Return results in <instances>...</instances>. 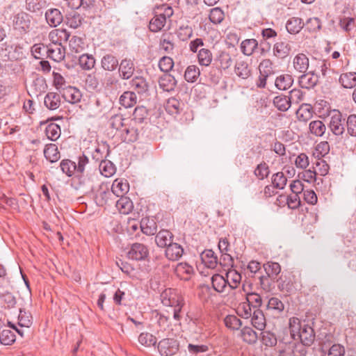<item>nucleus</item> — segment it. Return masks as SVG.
Segmentation results:
<instances>
[{"instance_id":"obj_58","label":"nucleus","mask_w":356,"mask_h":356,"mask_svg":"<svg viewBox=\"0 0 356 356\" xmlns=\"http://www.w3.org/2000/svg\"><path fill=\"white\" fill-rule=\"evenodd\" d=\"M224 322L226 327L232 330H238L242 325L241 321L234 315L227 316L225 318Z\"/></svg>"},{"instance_id":"obj_4","label":"nucleus","mask_w":356,"mask_h":356,"mask_svg":"<svg viewBox=\"0 0 356 356\" xmlns=\"http://www.w3.org/2000/svg\"><path fill=\"white\" fill-rule=\"evenodd\" d=\"M179 344L175 339H164L158 345L160 354L163 356H172L179 350Z\"/></svg>"},{"instance_id":"obj_49","label":"nucleus","mask_w":356,"mask_h":356,"mask_svg":"<svg viewBox=\"0 0 356 356\" xmlns=\"http://www.w3.org/2000/svg\"><path fill=\"white\" fill-rule=\"evenodd\" d=\"M125 119L123 118L122 115H115L112 116L109 120L110 127L115 129L118 134L124 127L127 122H124Z\"/></svg>"},{"instance_id":"obj_54","label":"nucleus","mask_w":356,"mask_h":356,"mask_svg":"<svg viewBox=\"0 0 356 356\" xmlns=\"http://www.w3.org/2000/svg\"><path fill=\"white\" fill-rule=\"evenodd\" d=\"M209 348L206 345H198L189 343L188 345V353L190 356H200L202 353L207 352Z\"/></svg>"},{"instance_id":"obj_6","label":"nucleus","mask_w":356,"mask_h":356,"mask_svg":"<svg viewBox=\"0 0 356 356\" xmlns=\"http://www.w3.org/2000/svg\"><path fill=\"white\" fill-rule=\"evenodd\" d=\"M127 255L133 260H145L149 255V250L144 244L136 243L131 245Z\"/></svg>"},{"instance_id":"obj_15","label":"nucleus","mask_w":356,"mask_h":356,"mask_svg":"<svg viewBox=\"0 0 356 356\" xmlns=\"http://www.w3.org/2000/svg\"><path fill=\"white\" fill-rule=\"evenodd\" d=\"M184 249L178 243H172L166 247L165 256L170 260L177 261L179 259L182 257Z\"/></svg>"},{"instance_id":"obj_52","label":"nucleus","mask_w":356,"mask_h":356,"mask_svg":"<svg viewBox=\"0 0 356 356\" xmlns=\"http://www.w3.org/2000/svg\"><path fill=\"white\" fill-rule=\"evenodd\" d=\"M147 110L145 107L138 106L134 109L133 118L129 121H134L136 124L141 123L147 118Z\"/></svg>"},{"instance_id":"obj_29","label":"nucleus","mask_w":356,"mask_h":356,"mask_svg":"<svg viewBox=\"0 0 356 356\" xmlns=\"http://www.w3.org/2000/svg\"><path fill=\"white\" fill-rule=\"evenodd\" d=\"M44 103L49 110H56L60 105V95L56 92H49L46 95Z\"/></svg>"},{"instance_id":"obj_56","label":"nucleus","mask_w":356,"mask_h":356,"mask_svg":"<svg viewBox=\"0 0 356 356\" xmlns=\"http://www.w3.org/2000/svg\"><path fill=\"white\" fill-rule=\"evenodd\" d=\"M175 85V81L170 75L166 74L159 80V86L164 90L170 91L173 89Z\"/></svg>"},{"instance_id":"obj_62","label":"nucleus","mask_w":356,"mask_h":356,"mask_svg":"<svg viewBox=\"0 0 356 356\" xmlns=\"http://www.w3.org/2000/svg\"><path fill=\"white\" fill-rule=\"evenodd\" d=\"M259 70L261 74L270 76L273 74V63L270 59H264L260 63Z\"/></svg>"},{"instance_id":"obj_38","label":"nucleus","mask_w":356,"mask_h":356,"mask_svg":"<svg viewBox=\"0 0 356 356\" xmlns=\"http://www.w3.org/2000/svg\"><path fill=\"white\" fill-rule=\"evenodd\" d=\"M165 23V17H163L159 13H156L149 22V30L152 32H158L164 27Z\"/></svg>"},{"instance_id":"obj_2","label":"nucleus","mask_w":356,"mask_h":356,"mask_svg":"<svg viewBox=\"0 0 356 356\" xmlns=\"http://www.w3.org/2000/svg\"><path fill=\"white\" fill-rule=\"evenodd\" d=\"M118 134L123 142H135L138 138V127L134 121H129Z\"/></svg>"},{"instance_id":"obj_55","label":"nucleus","mask_w":356,"mask_h":356,"mask_svg":"<svg viewBox=\"0 0 356 356\" xmlns=\"http://www.w3.org/2000/svg\"><path fill=\"white\" fill-rule=\"evenodd\" d=\"M18 321V324L20 327L29 328L32 325V316L31 314L24 310L20 309Z\"/></svg>"},{"instance_id":"obj_35","label":"nucleus","mask_w":356,"mask_h":356,"mask_svg":"<svg viewBox=\"0 0 356 356\" xmlns=\"http://www.w3.org/2000/svg\"><path fill=\"white\" fill-rule=\"evenodd\" d=\"M302 19L298 17L289 19L286 24V29L290 33H298L303 27Z\"/></svg>"},{"instance_id":"obj_33","label":"nucleus","mask_w":356,"mask_h":356,"mask_svg":"<svg viewBox=\"0 0 356 356\" xmlns=\"http://www.w3.org/2000/svg\"><path fill=\"white\" fill-rule=\"evenodd\" d=\"M82 17L76 11L70 12L65 17V22L70 28L76 29L82 23Z\"/></svg>"},{"instance_id":"obj_30","label":"nucleus","mask_w":356,"mask_h":356,"mask_svg":"<svg viewBox=\"0 0 356 356\" xmlns=\"http://www.w3.org/2000/svg\"><path fill=\"white\" fill-rule=\"evenodd\" d=\"M116 207L120 213L128 214L132 211L134 205L132 201L129 197L122 196L116 202Z\"/></svg>"},{"instance_id":"obj_50","label":"nucleus","mask_w":356,"mask_h":356,"mask_svg":"<svg viewBox=\"0 0 356 356\" xmlns=\"http://www.w3.org/2000/svg\"><path fill=\"white\" fill-rule=\"evenodd\" d=\"M261 340L264 345L273 347L277 344V337L274 333L270 331H263L261 333Z\"/></svg>"},{"instance_id":"obj_14","label":"nucleus","mask_w":356,"mask_h":356,"mask_svg":"<svg viewBox=\"0 0 356 356\" xmlns=\"http://www.w3.org/2000/svg\"><path fill=\"white\" fill-rule=\"evenodd\" d=\"M112 192L108 190L106 186L99 185L95 195V201L97 205L103 207L107 204Z\"/></svg>"},{"instance_id":"obj_46","label":"nucleus","mask_w":356,"mask_h":356,"mask_svg":"<svg viewBox=\"0 0 356 356\" xmlns=\"http://www.w3.org/2000/svg\"><path fill=\"white\" fill-rule=\"evenodd\" d=\"M309 131L316 136H322L326 130V127L321 120H314L309 123Z\"/></svg>"},{"instance_id":"obj_20","label":"nucleus","mask_w":356,"mask_h":356,"mask_svg":"<svg viewBox=\"0 0 356 356\" xmlns=\"http://www.w3.org/2000/svg\"><path fill=\"white\" fill-rule=\"evenodd\" d=\"M118 65V58L111 54H106L102 58L101 65L106 71L113 72L117 69Z\"/></svg>"},{"instance_id":"obj_40","label":"nucleus","mask_w":356,"mask_h":356,"mask_svg":"<svg viewBox=\"0 0 356 356\" xmlns=\"http://www.w3.org/2000/svg\"><path fill=\"white\" fill-rule=\"evenodd\" d=\"M243 340L250 344L254 343L257 339V334L251 327L245 326L241 330Z\"/></svg>"},{"instance_id":"obj_16","label":"nucleus","mask_w":356,"mask_h":356,"mask_svg":"<svg viewBox=\"0 0 356 356\" xmlns=\"http://www.w3.org/2000/svg\"><path fill=\"white\" fill-rule=\"evenodd\" d=\"M45 18L51 26H58L63 20V16L57 8L49 9L45 13Z\"/></svg>"},{"instance_id":"obj_19","label":"nucleus","mask_w":356,"mask_h":356,"mask_svg":"<svg viewBox=\"0 0 356 356\" xmlns=\"http://www.w3.org/2000/svg\"><path fill=\"white\" fill-rule=\"evenodd\" d=\"M201 260L204 266L211 269H213L217 266L218 259L215 253L211 250H206L200 254Z\"/></svg>"},{"instance_id":"obj_22","label":"nucleus","mask_w":356,"mask_h":356,"mask_svg":"<svg viewBox=\"0 0 356 356\" xmlns=\"http://www.w3.org/2000/svg\"><path fill=\"white\" fill-rule=\"evenodd\" d=\"M131 88L138 94H143L148 90L149 85L143 76H135L130 81Z\"/></svg>"},{"instance_id":"obj_13","label":"nucleus","mask_w":356,"mask_h":356,"mask_svg":"<svg viewBox=\"0 0 356 356\" xmlns=\"http://www.w3.org/2000/svg\"><path fill=\"white\" fill-rule=\"evenodd\" d=\"M69 38L70 33L65 29H54L49 33V39L53 44L62 45Z\"/></svg>"},{"instance_id":"obj_28","label":"nucleus","mask_w":356,"mask_h":356,"mask_svg":"<svg viewBox=\"0 0 356 356\" xmlns=\"http://www.w3.org/2000/svg\"><path fill=\"white\" fill-rule=\"evenodd\" d=\"M252 325L259 330H263L266 327V318L263 312L258 309H254L252 318Z\"/></svg>"},{"instance_id":"obj_9","label":"nucleus","mask_w":356,"mask_h":356,"mask_svg":"<svg viewBox=\"0 0 356 356\" xmlns=\"http://www.w3.org/2000/svg\"><path fill=\"white\" fill-rule=\"evenodd\" d=\"M118 65L120 76L122 79H129L133 76L135 67L134 64L131 59H122Z\"/></svg>"},{"instance_id":"obj_32","label":"nucleus","mask_w":356,"mask_h":356,"mask_svg":"<svg viewBox=\"0 0 356 356\" xmlns=\"http://www.w3.org/2000/svg\"><path fill=\"white\" fill-rule=\"evenodd\" d=\"M293 82V79L291 75L282 74L277 77L275 85L279 90H285L292 86Z\"/></svg>"},{"instance_id":"obj_1","label":"nucleus","mask_w":356,"mask_h":356,"mask_svg":"<svg viewBox=\"0 0 356 356\" xmlns=\"http://www.w3.org/2000/svg\"><path fill=\"white\" fill-rule=\"evenodd\" d=\"M290 333L293 339H299L307 346H311L315 339V332L312 326L306 321H300L296 317L289 319Z\"/></svg>"},{"instance_id":"obj_12","label":"nucleus","mask_w":356,"mask_h":356,"mask_svg":"<svg viewBox=\"0 0 356 356\" xmlns=\"http://www.w3.org/2000/svg\"><path fill=\"white\" fill-rule=\"evenodd\" d=\"M79 184L86 192L95 191V183L97 176L95 175H84V173L79 175Z\"/></svg>"},{"instance_id":"obj_18","label":"nucleus","mask_w":356,"mask_h":356,"mask_svg":"<svg viewBox=\"0 0 356 356\" xmlns=\"http://www.w3.org/2000/svg\"><path fill=\"white\" fill-rule=\"evenodd\" d=\"M173 235L167 230L162 229L155 236V242L159 247L166 248L172 242Z\"/></svg>"},{"instance_id":"obj_31","label":"nucleus","mask_w":356,"mask_h":356,"mask_svg":"<svg viewBox=\"0 0 356 356\" xmlns=\"http://www.w3.org/2000/svg\"><path fill=\"white\" fill-rule=\"evenodd\" d=\"M45 158L51 163L56 162L60 159V152L55 144L50 143L45 146L44 149Z\"/></svg>"},{"instance_id":"obj_39","label":"nucleus","mask_w":356,"mask_h":356,"mask_svg":"<svg viewBox=\"0 0 356 356\" xmlns=\"http://www.w3.org/2000/svg\"><path fill=\"white\" fill-rule=\"evenodd\" d=\"M273 104L280 111H288L291 105L288 97L282 95L274 97Z\"/></svg>"},{"instance_id":"obj_60","label":"nucleus","mask_w":356,"mask_h":356,"mask_svg":"<svg viewBox=\"0 0 356 356\" xmlns=\"http://www.w3.org/2000/svg\"><path fill=\"white\" fill-rule=\"evenodd\" d=\"M224 16V13L220 8H214L210 11L209 19L212 23L218 24L222 22Z\"/></svg>"},{"instance_id":"obj_21","label":"nucleus","mask_w":356,"mask_h":356,"mask_svg":"<svg viewBox=\"0 0 356 356\" xmlns=\"http://www.w3.org/2000/svg\"><path fill=\"white\" fill-rule=\"evenodd\" d=\"M64 99L71 104L79 102L81 98L80 91L74 87L69 86L64 89L63 95Z\"/></svg>"},{"instance_id":"obj_7","label":"nucleus","mask_w":356,"mask_h":356,"mask_svg":"<svg viewBox=\"0 0 356 356\" xmlns=\"http://www.w3.org/2000/svg\"><path fill=\"white\" fill-rule=\"evenodd\" d=\"M161 302L163 305L176 308L183 305L182 300L174 291L169 289L161 293Z\"/></svg>"},{"instance_id":"obj_61","label":"nucleus","mask_w":356,"mask_h":356,"mask_svg":"<svg viewBox=\"0 0 356 356\" xmlns=\"http://www.w3.org/2000/svg\"><path fill=\"white\" fill-rule=\"evenodd\" d=\"M31 53L36 59H41L45 54L47 55V46L35 44L31 47Z\"/></svg>"},{"instance_id":"obj_37","label":"nucleus","mask_w":356,"mask_h":356,"mask_svg":"<svg viewBox=\"0 0 356 356\" xmlns=\"http://www.w3.org/2000/svg\"><path fill=\"white\" fill-rule=\"evenodd\" d=\"M339 82L346 88H352L356 86V73L349 72L342 74L339 77Z\"/></svg>"},{"instance_id":"obj_45","label":"nucleus","mask_w":356,"mask_h":356,"mask_svg":"<svg viewBox=\"0 0 356 356\" xmlns=\"http://www.w3.org/2000/svg\"><path fill=\"white\" fill-rule=\"evenodd\" d=\"M257 46L258 42L255 39H246L242 42L241 48L245 55L250 56Z\"/></svg>"},{"instance_id":"obj_3","label":"nucleus","mask_w":356,"mask_h":356,"mask_svg":"<svg viewBox=\"0 0 356 356\" xmlns=\"http://www.w3.org/2000/svg\"><path fill=\"white\" fill-rule=\"evenodd\" d=\"M263 267L267 274V277L261 276L259 278L260 284L263 289H268V284H266L265 282L268 281V277L275 279L280 274L281 271V266L277 262L268 261L264 264Z\"/></svg>"},{"instance_id":"obj_43","label":"nucleus","mask_w":356,"mask_h":356,"mask_svg":"<svg viewBox=\"0 0 356 356\" xmlns=\"http://www.w3.org/2000/svg\"><path fill=\"white\" fill-rule=\"evenodd\" d=\"M284 305L283 302L277 298H271L267 305V309L273 312L275 315H280L284 310Z\"/></svg>"},{"instance_id":"obj_47","label":"nucleus","mask_w":356,"mask_h":356,"mask_svg":"<svg viewBox=\"0 0 356 356\" xmlns=\"http://www.w3.org/2000/svg\"><path fill=\"white\" fill-rule=\"evenodd\" d=\"M200 75V71L197 66L196 65H189L184 74V78L186 81L193 83L196 81L197 79Z\"/></svg>"},{"instance_id":"obj_57","label":"nucleus","mask_w":356,"mask_h":356,"mask_svg":"<svg viewBox=\"0 0 356 356\" xmlns=\"http://www.w3.org/2000/svg\"><path fill=\"white\" fill-rule=\"evenodd\" d=\"M287 182V179L284 176V173L282 172H279L275 175H273L272 178V183L274 187L283 189L286 186Z\"/></svg>"},{"instance_id":"obj_48","label":"nucleus","mask_w":356,"mask_h":356,"mask_svg":"<svg viewBox=\"0 0 356 356\" xmlns=\"http://www.w3.org/2000/svg\"><path fill=\"white\" fill-rule=\"evenodd\" d=\"M99 168L101 174L106 177L112 176L115 172V168L110 161L102 160Z\"/></svg>"},{"instance_id":"obj_41","label":"nucleus","mask_w":356,"mask_h":356,"mask_svg":"<svg viewBox=\"0 0 356 356\" xmlns=\"http://www.w3.org/2000/svg\"><path fill=\"white\" fill-rule=\"evenodd\" d=\"M197 58L200 65L207 67L211 63L213 55L209 49L202 48L198 51Z\"/></svg>"},{"instance_id":"obj_36","label":"nucleus","mask_w":356,"mask_h":356,"mask_svg":"<svg viewBox=\"0 0 356 356\" xmlns=\"http://www.w3.org/2000/svg\"><path fill=\"white\" fill-rule=\"evenodd\" d=\"M234 71L236 74L242 79H247L250 75V70L244 60H239L236 63Z\"/></svg>"},{"instance_id":"obj_27","label":"nucleus","mask_w":356,"mask_h":356,"mask_svg":"<svg viewBox=\"0 0 356 356\" xmlns=\"http://www.w3.org/2000/svg\"><path fill=\"white\" fill-rule=\"evenodd\" d=\"M213 289L218 293H224L228 287L226 277L219 274H215L211 277Z\"/></svg>"},{"instance_id":"obj_44","label":"nucleus","mask_w":356,"mask_h":356,"mask_svg":"<svg viewBox=\"0 0 356 356\" xmlns=\"http://www.w3.org/2000/svg\"><path fill=\"white\" fill-rule=\"evenodd\" d=\"M79 63L83 70H90L95 67V59L92 55L82 54L79 56Z\"/></svg>"},{"instance_id":"obj_10","label":"nucleus","mask_w":356,"mask_h":356,"mask_svg":"<svg viewBox=\"0 0 356 356\" xmlns=\"http://www.w3.org/2000/svg\"><path fill=\"white\" fill-rule=\"evenodd\" d=\"M329 127L331 131L336 136H340L343 134L345 128L342 123V115L339 112L334 113L331 116Z\"/></svg>"},{"instance_id":"obj_11","label":"nucleus","mask_w":356,"mask_h":356,"mask_svg":"<svg viewBox=\"0 0 356 356\" xmlns=\"http://www.w3.org/2000/svg\"><path fill=\"white\" fill-rule=\"evenodd\" d=\"M291 50L290 44L285 40H279L273 45V54L278 58H285L289 55Z\"/></svg>"},{"instance_id":"obj_5","label":"nucleus","mask_w":356,"mask_h":356,"mask_svg":"<svg viewBox=\"0 0 356 356\" xmlns=\"http://www.w3.org/2000/svg\"><path fill=\"white\" fill-rule=\"evenodd\" d=\"M31 16L24 12L16 14L13 18V26L21 33H26L31 27Z\"/></svg>"},{"instance_id":"obj_8","label":"nucleus","mask_w":356,"mask_h":356,"mask_svg":"<svg viewBox=\"0 0 356 356\" xmlns=\"http://www.w3.org/2000/svg\"><path fill=\"white\" fill-rule=\"evenodd\" d=\"M316 70L314 69L301 75L299 78L300 86L307 89L314 87L318 81V76L316 74Z\"/></svg>"},{"instance_id":"obj_23","label":"nucleus","mask_w":356,"mask_h":356,"mask_svg":"<svg viewBox=\"0 0 356 356\" xmlns=\"http://www.w3.org/2000/svg\"><path fill=\"white\" fill-rule=\"evenodd\" d=\"M293 67L299 72L305 73L309 68V58L305 54H298L293 58Z\"/></svg>"},{"instance_id":"obj_51","label":"nucleus","mask_w":356,"mask_h":356,"mask_svg":"<svg viewBox=\"0 0 356 356\" xmlns=\"http://www.w3.org/2000/svg\"><path fill=\"white\" fill-rule=\"evenodd\" d=\"M60 169L63 173L71 177L76 172V163L69 159L63 160L60 164Z\"/></svg>"},{"instance_id":"obj_59","label":"nucleus","mask_w":356,"mask_h":356,"mask_svg":"<svg viewBox=\"0 0 356 356\" xmlns=\"http://www.w3.org/2000/svg\"><path fill=\"white\" fill-rule=\"evenodd\" d=\"M26 8L32 12L40 10L47 5L46 0H26Z\"/></svg>"},{"instance_id":"obj_42","label":"nucleus","mask_w":356,"mask_h":356,"mask_svg":"<svg viewBox=\"0 0 356 356\" xmlns=\"http://www.w3.org/2000/svg\"><path fill=\"white\" fill-rule=\"evenodd\" d=\"M45 134L48 139L56 141L60 136V128L57 124L51 122L46 127Z\"/></svg>"},{"instance_id":"obj_63","label":"nucleus","mask_w":356,"mask_h":356,"mask_svg":"<svg viewBox=\"0 0 356 356\" xmlns=\"http://www.w3.org/2000/svg\"><path fill=\"white\" fill-rule=\"evenodd\" d=\"M313 165H315V167L313 166V169L316 172V174L318 173L321 176H325L328 173L330 167L325 161L320 159Z\"/></svg>"},{"instance_id":"obj_25","label":"nucleus","mask_w":356,"mask_h":356,"mask_svg":"<svg viewBox=\"0 0 356 356\" xmlns=\"http://www.w3.org/2000/svg\"><path fill=\"white\" fill-rule=\"evenodd\" d=\"M296 116L299 121L307 122L313 116V108L310 104H302L296 111Z\"/></svg>"},{"instance_id":"obj_26","label":"nucleus","mask_w":356,"mask_h":356,"mask_svg":"<svg viewBox=\"0 0 356 356\" xmlns=\"http://www.w3.org/2000/svg\"><path fill=\"white\" fill-rule=\"evenodd\" d=\"M227 286L231 289H237L241 282V275L234 269L229 270L226 273Z\"/></svg>"},{"instance_id":"obj_34","label":"nucleus","mask_w":356,"mask_h":356,"mask_svg":"<svg viewBox=\"0 0 356 356\" xmlns=\"http://www.w3.org/2000/svg\"><path fill=\"white\" fill-rule=\"evenodd\" d=\"M136 103V95L134 92H124L120 97V104L125 108L132 107Z\"/></svg>"},{"instance_id":"obj_64","label":"nucleus","mask_w":356,"mask_h":356,"mask_svg":"<svg viewBox=\"0 0 356 356\" xmlns=\"http://www.w3.org/2000/svg\"><path fill=\"white\" fill-rule=\"evenodd\" d=\"M70 48L72 51L79 53L83 49V40L77 36H73L69 42Z\"/></svg>"},{"instance_id":"obj_24","label":"nucleus","mask_w":356,"mask_h":356,"mask_svg":"<svg viewBox=\"0 0 356 356\" xmlns=\"http://www.w3.org/2000/svg\"><path fill=\"white\" fill-rule=\"evenodd\" d=\"M47 56L54 61H61L65 58V49L62 45L59 44L47 47Z\"/></svg>"},{"instance_id":"obj_17","label":"nucleus","mask_w":356,"mask_h":356,"mask_svg":"<svg viewBox=\"0 0 356 356\" xmlns=\"http://www.w3.org/2000/svg\"><path fill=\"white\" fill-rule=\"evenodd\" d=\"M129 186L127 180L116 179L111 186V192L117 197L124 196L129 191Z\"/></svg>"},{"instance_id":"obj_53","label":"nucleus","mask_w":356,"mask_h":356,"mask_svg":"<svg viewBox=\"0 0 356 356\" xmlns=\"http://www.w3.org/2000/svg\"><path fill=\"white\" fill-rule=\"evenodd\" d=\"M15 341V334L8 329L3 330L0 333V343L3 345H11Z\"/></svg>"}]
</instances>
